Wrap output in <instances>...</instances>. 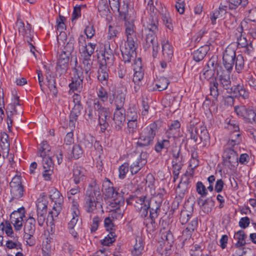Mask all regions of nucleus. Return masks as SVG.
Returning <instances> with one entry per match:
<instances>
[{
    "label": "nucleus",
    "instance_id": "nucleus-1",
    "mask_svg": "<svg viewBox=\"0 0 256 256\" xmlns=\"http://www.w3.org/2000/svg\"><path fill=\"white\" fill-rule=\"evenodd\" d=\"M148 14L142 19V32L145 36V42L144 48L145 50L152 48V56L156 58L160 49L157 40V34L158 32V18L155 12L156 8L154 4L147 6Z\"/></svg>",
    "mask_w": 256,
    "mask_h": 256
},
{
    "label": "nucleus",
    "instance_id": "nucleus-2",
    "mask_svg": "<svg viewBox=\"0 0 256 256\" xmlns=\"http://www.w3.org/2000/svg\"><path fill=\"white\" fill-rule=\"evenodd\" d=\"M124 34L126 36V41L124 46L121 48L123 60L124 62H130L134 60L136 55V26L134 20L128 18L127 14L124 13Z\"/></svg>",
    "mask_w": 256,
    "mask_h": 256
},
{
    "label": "nucleus",
    "instance_id": "nucleus-3",
    "mask_svg": "<svg viewBox=\"0 0 256 256\" xmlns=\"http://www.w3.org/2000/svg\"><path fill=\"white\" fill-rule=\"evenodd\" d=\"M100 198V192L96 182L90 184L85 197L84 206L87 212L94 213L97 209L102 208L101 204L98 202Z\"/></svg>",
    "mask_w": 256,
    "mask_h": 256
},
{
    "label": "nucleus",
    "instance_id": "nucleus-4",
    "mask_svg": "<svg viewBox=\"0 0 256 256\" xmlns=\"http://www.w3.org/2000/svg\"><path fill=\"white\" fill-rule=\"evenodd\" d=\"M162 124L161 121L157 120L144 128L140 134L137 145L141 147L152 145L156 134L162 126Z\"/></svg>",
    "mask_w": 256,
    "mask_h": 256
},
{
    "label": "nucleus",
    "instance_id": "nucleus-5",
    "mask_svg": "<svg viewBox=\"0 0 256 256\" xmlns=\"http://www.w3.org/2000/svg\"><path fill=\"white\" fill-rule=\"evenodd\" d=\"M74 66L72 68V82L69 84L70 94L74 93V96H79L82 90L84 76L82 66L78 62L77 58H74Z\"/></svg>",
    "mask_w": 256,
    "mask_h": 256
},
{
    "label": "nucleus",
    "instance_id": "nucleus-6",
    "mask_svg": "<svg viewBox=\"0 0 256 256\" xmlns=\"http://www.w3.org/2000/svg\"><path fill=\"white\" fill-rule=\"evenodd\" d=\"M50 146L46 142H43L39 148L38 154L42 158L44 169H54V162L50 156Z\"/></svg>",
    "mask_w": 256,
    "mask_h": 256
},
{
    "label": "nucleus",
    "instance_id": "nucleus-7",
    "mask_svg": "<svg viewBox=\"0 0 256 256\" xmlns=\"http://www.w3.org/2000/svg\"><path fill=\"white\" fill-rule=\"evenodd\" d=\"M50 197L54 202L52 206V210L50 212L52 217L57 216L62 209L63 203V197L58 190L55 188H52L50 191Z\"/></svg>",
    "mask_w": 256,
    "mask_h": 256
},
{
    "label": "nucleus",
    "instance_id": "nucleus-8",
    "mask_svg": "<svg viewBox=\"0 0 256 256\" xmlns=\"http://www.w3.org/2000/svg\"><path fill=\"white\" fill-rule=\"evenodd\" d=\"M236 56L234 48L231 45L228 46L224 52L222 60L224 67L228 72L233 68Z\"/></svg>",
    "mask_w": 256,
    "mask_h": 256
},
{
    "label": "nucleus",
    "instance_id": "nucleus-9",
    "mask_svg": "<svg viewBox=\"0 0 256 256\" xmlns=\"http://www.w3.org/2000/svg\"><path fill=\"white\" fill-rule=\"evenodd\" d=\"M95 109H98L97 111L98 116V122L100 126V128L103 131L105 130L108 126V120L110 119L111 114L110 110L106 108H99L98 102H94Z\"/></svg>",
    "mask_w": 256,
    "mask_h": 256
},
{
    "label": "nucleus",
    "instance_id": "nucleus-10",
    "mask_svg": "<svg viewBox=\"0 0 256 256\" xmlns=\"http://www.w3.org/2000/svg\"><path fill=\"white\" fill-rule=\"evenodd\" d=\"M21 179L20 176H15L10 184L12 198L18 199L24 195V186L22 184Z\"/></svg>",
    "mask_w": 256,
    "mask_h": 256
},
{
    "label": "nucleus",
    "instance_id": "nucleus-11",
    "mask_svg": "<svg viewBox=\"0 0 256 256\" xmlns=\"http://www.w3.org/2000/svg\"><path fill=\"white\" fill-rule=\"evenodd\" d=\"M222 158L226 164H229L231 166H234L238 164V154L234 150V148L225 145L222 154Z\"/></svg>",
    "mask_w": 256,
    "mask_h": 256
},
{
    "label": "nucleus",
    "instance_id": "nucleus-12",
    "mask_svg": "<svg viewBox=\"0 0 256 256\" xmlns=\"http://www.w3.org/2000/svg\"><path fill=\"white\" fill-rule=\"evenodd\" d=\"M235 110L237 114L242 116L244 119L245 121L250 123H252L256 121V114L253 110L241 106H236Z\"/></svg>",
    "mask_w": 256,
    "mask_h": 256
},
{
    "label": "nucleus",
    "instance_id": "nucleus-13",
    "mask_svg": "<svg viewBox=\"0 0 256 256\" xmlns=\"http://www.w3.org/2000/svg\"><path fill=\"white\" fill-rule=\"evenodd\" d=\"M113 127L116 131L122 130L126 120V113L124 109L115 110L112 118Z\"/></svg>",
    "mask_w": 256,
    "mask_h": 256
},
{
    "label": "nucleus",
    "instance_id": "nucleus-14",
    "mask_svg": "<svg viewBox=\"0 0 256 256\" xmlns=\"http://www.w3.org/2000/svg\"><path fill=\"white\" fill-rule=\"evenodd\" d=\"M79 205L78 202L73 200L72 205L70 208V221L68 223V228H72L76 227L80 212L78 210Z\"/></svg>",
    "mask_w": 256,
    "mask_h": 256
},
{
    "label": "nucleus",
    "instance_id": "nucleus-15",
    "mask_svg": "<svg viewBox=\"0 0 256 256\" xmlns=\"http://www.w3.org/2000/svg\"><path fill=\"white\" fill-rule=\"evenodd\" d=\"M70 56L64 54H60L59 55L57 66L56 68V72L60 76L64 75L67 72L68 68V62Z\"/></svg>",
    "mask_w": 256,
    "mask_h": 256
},
{
    "label": "nucleus",
    "instance_id": "nucleus-16",
    "mask_svg": "<svg viewBox=\"0 0 256 256\" xmlns=\"http://www.w3.org/2000/svg\"><path fill=\"white\" fill-rule=\"evenodd\" d=\"M134 74L133 82L136 84L138 85L140 81L143 79L144 72L142 68L141 59L138 58L134 63Z\"/></svg>",
    "mask_w": 256,
    "mask_h": 256
},
{
    "label": "nucleus",
    "instance_id": "nucleus-17",
    "mask_svg": "<svg viewBox=\"0 0 256 256\" xmlns=\"http://www.w3.org/2000/svg\"><path fill=\"white\" fill-rule=\"evenodd\" d=\"M147 154L142 152L140 158L130 166V170L132 174H136L146 163Z\"/></svg>",
    "mask_w": 256,
    "mask_h": 256
},
{
    "label": "nucleus",
    "instance_id": "nucleus-18",
    "mask_svg": "<svg viewBox=\"0 0 256 256\" xmlns=\"http://www.w3.org/2000/svg\"><path fill=\"white\" fill-rule=\"evenodd\" d=\"M86 170L78 165L74 166L72 178L74 184H78L82 181L86 176Z\"/></svg>",
    "mask_w": 256,
    "mask_h": 256
},
{
    "label": "nucleus",
    "instance_id": "nucleus-19",
    "mask_svg": "<svg viewBox=\"0 0 256 256\" xmlns=\"http://www.w3.org/2000/svg\"><path fill=\"white\" fill-rule=\"evenodd\" d=\"M107 66L102 62L98 70V79L104 86L107 85L109 78Z\"/></svg>",
    "mask_w": 256,
    "mask_h": 256
},
{
    "label": "nucleus",
    "instance_id": "nucleus-20",
    "mask_svg": "<svg viewBox=\"0 0 256 256\" xmlns=\"http://www.w3.org/2000/svg\"><path fill=\"white\" fill-rule=\"evenodd\" d=\"M104 62V64L112 66L114 61V50L110 48L109 43L104 45V52L102 54Z\"/></svg>",
    "mask_w": 256,
    "mask_h": 256
},
{
    "label": "nucleus",
    "instance_id": "nucleus-21",
    "mask_svg": "<svg viewBox=\"0 0 256 256\" xmlns=\"http://www.w3.org/2000/svg\"><path fill=\"white\" fill-rule=\"evenodd\" d=\"M82 109L81 104H75L72 109L70 115L69 126L72 130L76 126L75 122L77 120L78 116L80 114V112Z\"/></svg>",
    "mask_w": 256,
    "mask_h": 256
},
{
    "label": "nucleus",
    "instance_id": "nucleus-22",
    "mask_svg": "<svg viewBox=\"0 0 256 256\" xmlns=\"http://www.w3.org/2000/svg\"><path fill=\"white\" fill-rule=\"evenodd\" d=\"M162 52L164 59L167 61L171 60L174 56V48L168 41L162 43Z\"/></svg>",
    "mask_w": 256,
    "mask_h": 256
},
{
    "label": "nucleus",
    "instance_id": "nucleus-23",
    "mask_svg": "<svg viewBox=\"0 0 256 256\" xmlns=\"http://www.w3.org/2000/svg\"><path fill=\"white\" fill-rule=\"evenodd\" d=\"M144 252V244L141 237L136 238V243L132 250V256H142Z\"/></svg>",
    "mask_w": 256,
    "mask_h": 256
},
{
    "label": "nucleus",
    "instance_id": "nucleus-24",
    "mask_svg": "<svg viewBox=\"0 0 256 256\" xmlns=\"http://www.w3.org/2000/svg\"><path fill=\"white\" fill-rule=\"evenodd\" d=\"M198 203L201 209L206 213L210 212L214 206V202L211 198L202 200L201 198L198 199Z\"/></svg>",
    "mask_w": 256,
    "mask_h": 256
},
{
    "label": "nucleus",
    "instance_id": "nucleus-25",
    "mask_svg": "<svg viewBox=\"0 0 256 256\" xmlns=\"http://www.w3.org/2000/svg\"><path fill=\"white\" fill-rule=\"evenodd\" d=\"M180 124L178 120L172 122L170 124L169 128L166 132V137L170 138L174 136L179 132Z\"/></svg>",
    "mask_w": 256,
    "mask_h": 256
},
{
    "label": "nucleus",
    "instance_id": "nucleus-26",
    "mask_svg": "<svg viewBox=\"0 0 256 256\" xmlns=\"http://www.w3.org/2000/svg\"><path fill=\"white\" fill-rule=\"evenodd\" d=\"M242 30L243 28L242 26H239L236 29V35L237 44L239 48H246L248 43L246 38L242 34Z\"/></svg>",
    "mask_w": 256,
    "mask_h": 256
},
{
    "label": "nucleus",
    "instance_id": "nucleus-27",
    "mask_svg": "<svg viewBox=\"0 0 256 256\" xmlns=\"http://www.w3.org/2000/svg\"><path fill=\"white\" fill-rule=\"evenodd\" d=\"M8 135L4 132H2L0 135V146L2 152L8 155L10 150V143L8 140Z\"/></svg>",
    "mask_w": 256,
    "mask_h": 256
},
{
    "label": "nucleus",
    "instance_id": "nucleus-28",
    "mask_svg": "<svg viewBox=\"0 0 256 256\" xmlns=\"http://www.w3.org/2000/svg\"><path fill=\"white\" fill-rule=\"evenodd\" d=\"M241 140L242 138L240 132H231L230 134V139L226 145L234 148L236 146H238L240 143Z\"/></svg>",
    "mask_w": 256,
    "mask_h": 256
},
{
    "label": "nucleus",
    "instance_id": "nucleus-29",
    "mask_svg": "<svg viewBox=\"0 0 256 256\" xmlns=\"http://www.w3.org/2000/svg\"><path fill=\"white\" fill-rule=\"evenodd\" d=\"M170 138L167 137L162 139H158L154 146V150L157 152H160L163 149L168 150L170 146Z\"/></svg>",
    "mask_w": 256,
    "mask_h": 256
},
{
    "label": "nucleus",
    "instance_id": "nucleus-30",
    "mask_svg": "<svg viewBox=\"0 0 256 256\" xmlns=\"http://www.w3.org/2000/svg\"><path fill=\"white\" fill-rule=\"evenodd\" d=\"M228 9V6L220 4L219 10H215L211 16V20L212 24H216V20L218 18L222 17L223 15L226 14V10Z\"/></svg>",
    "mask_w": 256,
    "mask_h": 256
},
{
    "label": "nucleus",
    "instance_id": "nucleus-31",
    "mask_svg": "<svg viewBox=\"0 0 256 256\" xmlns=\"http://www.w3.org/2000/svg\"><path fill=\"white\" fill-rule=\"evenodd\" d=\"M96 45V44L88 42L82 48H80L81 56H86L87 57H91L94 52Z\"/></svg>",
    "mask_w": 256,
    "mask_h": 256
},
{
    "label": "nucleus",
    "instance_id": "nucleus-32",
    "mask_svg": "<svg viewBox=\"0 0 256 256\" xmlns=\"http://www.w3.org/2000/svg\"><path fill=\"white\" fill-rule=\"evenodd\" d=\"M36 230V220L32 216H30L24 225V232L34 234Z\"/></svg>",
    "mask_w": 256,
    "mask_h": 256
},
{
    "label": "nucleus",
    "instance_id": "nucleus-33",
    "mask_svg": "<svg viewBox=\"0 0 256 256\" xmlns=\"http://www.w3.org/2000/svg\"><path fill=\"white\" fill-rule=\"evenodd\" d=\"M227 72H222L220 74L219 72H217V74L218 76V80L220 84L225 88L226 89H228L230 84V76L229 73Z\"/></svg>",
    "mask_w": 256,
    "mask_h": 256
},
{
    "label": "nucleus",
    "instance_id": "nucleus-34",
    "mask_svg": "<svg viewBox=\"0 0 256 256\" xmlns=\"http://www.w3.org/2000/svg\"><path fill=\"white\" fill-rule=\"evenodd\" d=\"M162 19L164 24L170 30H173V24L172 20L170 13L166 10L162 11Z\"/></svg>",
    "mask_w": 256,
    "mask_h": 256
},
{
    "label": "nucleus",
    "instance_id": "nucleus-35",
    "mask_svg": "<svg viewBox=\"0 0 256 256\" xmlns=\"http://www.w3.org/2000/svg\"><path fill=\"white\" fill-rule=\"evenodd\" d=\"M84 70L86 74L90 78V70L92 67V62L91 57H87L86 56H82Z\"/></svg>",
    "mask_w": 256,
    "mask_h": 256
},
{
    "label": "nucleus",
    "instance_id": "nucleus-36",
    "mask_svg": "<svg viewBox=\"0 0 256 256\" xmlns=\"http://www.w3.org/2000/svg\"><path fill=\"white\" fill-rule=\"evenodd\" d=\"M234 238L237 240L235 245L244 246L246 244V235L242 230H240L235 233Z\"/></svg>",
    "mask_w": 256,
    "mask_h": 256
},
{
    "label": "nucleus",
    "instance_id": "nucleus-37",
    "mask_svg": "<svg viewBox=\"0 0 256 256\" xmlns=\"http://www.w3.org/2000/svg\"><path fill=\"white\" fill-rule=\"evenodd\" d=\"M206 53V48L200 47L194 52L193 58L196 62H198L204 58Z\"/></svg>",
    "mask_w": 256,
    "mask_h": 256
},
{
    "label": "nucleus",
    "instance_id": "nucleus-38",
    "mask_svg": "<svg viewBox=\"0 0 256 256\" xmlns=\"http://www.w3.org/2000/svg\"><path fill=\"white\" fill-rule=\"evenodd\" d=\"M98 12L102 15H107L110 12L109 6L106 0H100L98 6Z\"/></svg>",
    "mask_w": 256,
    "mask_h": 256
},
{
    "label": "nucleus",
    "instance_id": "nucleus-39",
    "mask_svg": "<svg viewBox=\"0 0 256 256\" xmlns=\"http://www.w3.org/2000/svg\"><path fill=\"white\" fill-rule=\"evenodd\" d=\"M215 72L214 70L205 66L200 73V78L201 80H208L214 76Z\"/></svg>",
    "mask_w": 256,
    "mask_h": 256
},
{
    "label": "nucleus",
    "instance_id": "nucleus-40",
    "mask_svg": "<svg viewBox=\"0 0 256 256\" xmlns=\"http://www.w3.org/2000/svg\"><path fill=\"white\" fill-rule=\"evenodd\" d=\"M169 80L167 78L165 77H160L156 84V90L158 91L164 90L167 88Z\"/></svg>",
    "mask_w": 256,
    "mask_h": 256
},
{
    "label": "nucleus",
    "instance_id": "nucleus-41",
    "mask_svg": "<svg viewBox=\"0 0 256 256\" xmlns=\"http://www.w3.org/2000/svg\"><path fill=\"white\" fill-rule=\"evenodd\" d=\"M0 228H1L3 232H4L8 236L11 238L14 237L12 227L8 222L6 221L4 224L3 222L1 223L0 224Z\"/></svg>",
    "mask_w": 256,
    "mask_h": 256
},
{
    "label": "nucleus",
    "instance_id": "nucleus-42",
    "mask_svg": "<svg viewBox=\"0 0 256 256\" xmlns=\"http://www.w3.org/2000/svg\"><path fill=\"white\" fill-rule=\"evenodd\" d=\"M114 219L109 216L105 218L104 220V227L106 230L110 232H114L115 226L114 225L112 221Z\"/></svg>",
    "mask_w": 256,
    "mask_h": 256
},
{
    "label": "nucleus",
    "instance_id": "nucleus-43",
    "mask_svg": "<svg viewBox=\"0 0 256 256\" xmlns=\"http://www.w3.org/2000/svg\"><path fill=\"white\" fill-rule=\"evenodd\" d=\"M172 174L174 176V182H175L178 178L180 170L182 169V164L178 162L172 161Z\"/></svg>",
    "mask_w": 256,
    "mask_h": 256
},
{
    "label": "nucleus",
    "instance_id": "nucleus-44",
    "mask_svg": "<svg viewBox=\"0 0 256 256\" xmlns=\"http://www.w3.org/2000/svg\"><path fill=\"white\" fill-rule=\"evenodd\" d=\"M232 256H246V248L244 246H234L232 248Z\"/></svg>",
    "mask_w": 256,
    "mask_h": 256
},
{
    "label": "nucleus",
    "instance_id": "nucleus-45",
    "mask_svg": "<svg viewBox=\"0 0 256 256\" xmlns=\"http://www.w3.org/2000/svg\"><path fill=\"white\" fill-rule=\"evenodd\" d=\"M37 213H46L47 210V202L46 200L42 198H38V200Z\"/></svg>",
    "mask_w": 256,
    "mask_h": 256
},
{
    "label": "nucleus",
    "instance_id": "nucleus-46",
    "mask_svg": "<svg viewBox=\"0 0 256 256\" xmlns=\"http://www.w3.org/2000/svg\"><path fill=\"white\" fill-rule=\"evenodd\" d=\"M232 90L233 91L234 96H245L248 95V92L246 91V89L242 86H237L232 88Z\"/></svg>",
    "mask_w": 256,
    "mask_h": 256
},
{
    "label": "nucleus",
    "instance_id": "nucleus-47",
    "mask_svg": "<svg viewBox=\"0 0 256 256\" xmlns=\"http://www.w3.org/2000/svg\"><path fill=\"white\" fill-rule=\"evenodd\" d=\"M235 68L238 72H240L243 68L244 65V59L242 54H238L235 58Z\"/></svg>",
    "mask_w": 256,
    "mask_h": 256
},
{
    "label": "nucleus",
    "instance_id": "nucleus-48",
    "mask_svg": "<svg viewBox=\"0 0 256 256\" xmlns=\"http://www.w3.org/2000/svg\"><path fill=\"white\" fill-rule=\"evenodd\" d=\"M138 111L134 107H130L127 111L126 118L128 120H138Z\"/></svg>",
    "mask_w": 256,
    "mask_h": 256
},
{
    "label": "nucleus",
    "instance_id": "nucleus-49",
    "mask_svg": "<svg viewBox=\"0 0 256 256\" xmlns=\"http://www.w3.org/2000/svg\"><path fill=\"white\" fill-rule=\"evenodd\" d=\"M192 208H190V210H182L180 214V220L182 224H186L189 220L192 215Z\"/></svg>",
    "mask_w": 256,
    "mask_h": 256
},
{
    "label": "nucleus",
    "instance_id": "nucleus-50",
    "mask_svg": "<svg viewBox=\"0 0 256 256\" xmlns=\"http://www.w3.org/2000/svg\"><path fill=\"white\" fill-rule=\"evenodd\" d=\"M135 207L139 210L140 214L142 217H146L148 214V210L150 208V202H148V204H146L140 206L138 205H135Z\"/></svg>",
    "mask_w": 256,
    "mask_h": 256
},
{
    "label": "nucleus",
    "instance_id": "nucleus-51",
    "mask_svg": "<svg viewBox=\"0 0 256 256\" xmlns=\"http://www.w3.org/2000/svg\"><path fill=\"white\" fill-rule=\"evenodd\" d=\"M74 43L72 40H70L67 42L66 45L64 46V50L62 52V54H64L70 56L74 51Z\"/></svg>",
    "mask_w": 256,
    "mask_h": 256
},
{
    "label": "nucleus",
    "instance_id": "nucleus-52",
    "mask_svg": "<svg viewBox=\"0 0 256 256\" xmlns=\"http://www.w3.org/2000/svg\"><path fill=\"white\" fill-rule=\"evenodd\" d=\"M25 217V210L24 207L19 208L14 211L10 214V218L24 219Z\"/></svg>",
    "mask_w": 256,
    "mask_h": 256
},
{
    "label": "nucleus",
    "instance_id": "nucleus-53",
    "mask_svg": "<svg viewBox=\"0 0 256 256\" xmlns=\"http://www.w3.org/2000/svg\"><path fill=\"white\" fill-rule=\"evenodd\" d=\"M115 232H110L107 236L103 240L102 244L104 246H109L110 244H112L116 240Z\"/></svg>",
    "mask_w": 256,
    "mask_h": 256
},
{
    "label": "nucleus",
    "instance_id": "nucleus-54",
    "mask_svg": "<svg viewBox=\"0 0 256 256\" xmlns=\"http://www.w3.org/2000/svg\"><path fill=\"white\" fill-rule=\"evenodd\" d=\"M202 248L199 244L194 245L190 252V256H202Z\"/></svg>",
    "mask_w": 256,
    "mask_h": 256
},
{
    "label": "nucleus",
    "instance_id": "nucleus-55",
    "mask_svg": "<svg viewBox=\"0 0 256 256\" xmlns=\"http://www.w3.org/2000/svg\"><path fill=\"white\" fill-rule=\"evenodd\" d=\"M129 164L127 162H125L122 164L118 168L119 178L120 179H124L126 177V175L128 172Z\"/></svg>",
    "mask_w": 256,
    "mask_h": 256
},
{
    "label": "nucleus",
    "instance_id": "nucleus-56",
    "mask_svg": "<svg viewBox=\"0 0 256 256\" xmlns=\"http://www.w3.org/2000/svg\"><path fill=\"white\" fill-rule=\"evenodd\" d=\"M10 220L16 230H20L22 229L24 219L10 218Z\"/></svg>",
    "mask_w": 256,
    "mask_h": 256
},
{
    "label": "nucleus",
    "instance_id": "nucleus-57",
    "mask_svg": "<svg viewBox=\"0 0 256 256\" xmlns=\"http://www.w3.org/2000/svg\"><path fill=\"white\" fill-rule=\"evenodd\" d=\"M80 191V188L78 186H76V188L70 189V191L68 192V196L70 202L72 204V205L73 200L78 202V199H74L73 196L78 194Z\"/></svg>",
    "mask_w": 256,
    "mask_h": 256
},
{
    "label": "nucleus",
    "instance_id": "nucleus-58",
    "mask_svg": "<svg viewBox=\"0 0 256 256\" xmlns=\"http://www.w3.org/2000/svg\"><path fill=\"white\" fill-rule=\"evenodd\" d=\"M72 154L73 157L76 159H78L82 156L83 150L78 144H75L73 146Z\"/></svg>",
    "mask_w": 256,
    "mask_h": 256
},
{
    "label": "nucleus",
    "instance_id": "nucleus-59",
    "mask_svg": "<svg viewBox=\"0 0 256 256\" xmlns=\"http://www.w3.org/2000/svg\"><path fill=\"white\" fill-rule=\"evenodd\" d=\"M34 234L24 232V238L26 242V244L32 246L35 244V239Z\"/></svg>",
    "mask_w": 256,
    "mask_h": 256
},
{
    "label": "nucleus",
    "instance_id": "nucleus-60",
    "mask_svg": "<svg viewBox=\"0 0 256 256\" xmlns=\"http://www.w3.org/2000/svg\"><path fill=\"white\" fill-rule=\"evenodd\" d=\"M190 138L194 140V142L198 141V137H199L200 128L196 126H192L190 130Z\"/></svg>",
    "mask_w": 256,
    "mask_h": 256
},
{
    "label": "nucleus",
    "instance_id": "nucleus-61",
    "mask_svg": "<svg viewBox=\"0 0 256 256\" xmlns=\"http://www.w3.org/2000/svg\"><path fill=\"white\" fill-rule=\"evenodd\" d=\"M196 192L201 195L202 196H204L207 194V191L206 186L201 182H198L196 184Z\"/></svg>",
    "mask_w": 256,
    "mask_h": 256
},
{
    "label": "nucleus",
    "instance_id": "nucleus-62",
    "mask_svg": "<svg viewBox=\"0 0 256 256\" xmlns=\"http://www.w3.org/2000/svg\"><path fill=\"white\" fill-rule=\"evenodd\" d=\"M218 64L217 62V60H216V58H212L210 60L208 61L206 66V67L214 70V71L216 72V70L218 71Z\"/></svg>",
    "mask_w": 256,
    "mask_h": 256
},
{
    "label": "nucleus",
    "instance_id": "nucleus-63",
    "mask_svg": "<svg viewBox=\"0 0 256 256\" xmlns=\"http://www.w3.org/2000/svg\"><path fill=\"white\" fill-rule=\"evenodd\" d=\"M128 128L130 133H134L138 126V120H128Z\"/></svg>",
    "mask_w": 256,
    "mask_h": 256
},
{
    "label": "nucleus",
    "instance_id": "nucleus-64",
    "mask_svg": "<svg viewBox=\"0 0 256 256\" xmlns=\"http://www.w3.org/2000/svg\"><path fill=\"white\" fill-rule=\"evenodd\" d=\"M104 192L108 198H115L118 194V192L115 191L114 188L110 186H108L107 188H105Z\"/></svg>",
    "mask_w": 256,
    "mask_h": 256
}]
</instances>
